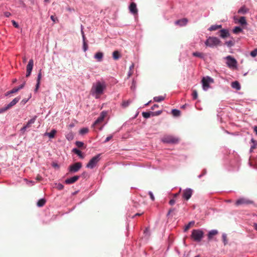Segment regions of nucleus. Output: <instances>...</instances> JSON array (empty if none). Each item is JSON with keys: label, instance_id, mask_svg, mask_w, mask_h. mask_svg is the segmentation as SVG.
Masks as SVG:
<instances>
[{"label": "nucleus", "instance_id": "obj_31", "mask_svg": "<svg viewBox=\"0 0 257 257\" xmlns=\"http://www.w3.org/2000/svg\"><path fill=\"white\" fill-rule=\"evenodd\" d=\"M165 98L163 96H156L154 97V100L156 102H160L164 100Z\"/></svg>", "mask_w": 257, "mask_h": 257}, {"label": "nucleus", "instance_id": "obj_8", "mask_svg": "<svg viewBox=\"0 0 257 257\" xmlns=\"http://www.w3.org/2000/svg\"><path fill=\"white\" fill-rule=\"evenodd\" d=\"M193 191L191 188H187L183 191L182 197L186 200H188L192 196Z\"/></svg>", "mask_w": 257, "mask_h": 257}, {"label": "nucleus", "instance_id": "obj_54", "mask_svg": "<svg viewBox=\"0 0 257 257\" xmlns=\"http://www.w3.org/2000/svg\"><path fill=\"white\" fill-rule=\"evenodd\" d=\"M159 107V105H157V104H154L151 108V109L153 110H154L156 109V108L158 107Z\"/></svg>", "mask_w": 257, "mask_h": 257}, {"label": "nucleus", "instance_id": "obj_15", "mask_svg": "<svg viewBox=\"0 0 257 257\" xmlns=\"http://www.w3.org/2000/svg\"><path fill=\"white\" fill-rule=\"evenodd\" d=\"M79 176H74L71 178L65 180V183L67 184H73L76 182L79 178Z\"/></svg>", "mask_w": 257, "mask_h": 257}, {"label": "nucleus", "instance_id": "obj_34", "mask_svg": "<svg viewBox=\"0 0 257 257\" xmlns=\"http://www.w3.org/2000/svg\"><path fill=\"white\" fill-rule=\"evenodd\" d=\"M194 223H195V222L193 221L189 222V223L185 226V228H184V231H187L191 226L194 225Z\"/></svg>", "mask_w": 257, "mask_h": 257}, {"label": "nucleus", "instance_id": "obj_23", "mask_svg": "<svg viewBox=\"0 0 257 257\" xmlns=\"http://www.w3.org/2000/svg\"><path fill=\"white\" fill-rule=\"evenodd\" d=\"M72 152L77 154L81 159H84V156L82 154V152L76 148L73 149Z\"/></svg>", "mask_w": 257, "mask_h": 257}, {"label": "nucleus", "instance_id": "obj_4", "mask_svg": "<svg viewBox=\"0 0 257 257\" xmlns=\"http://www.w3.org/2000/svg\"><path fill=\"white\" fill-rule=\"evenodd\" d=\"M162 141L164 143L177 144L179 142V139L172 135H165L162 138Z\"/></svg>", "mask_w": 257, "mask_h": 257}, {"label": "nucleus", "instance_id": "obj_13", "mask_svg": "<svg viewBox=\"0 0 257 257\" xmlns=\"http://www.w3.org/2000/svg\"><path fill=\"white\" fill-rule=\"evenodd\" d=\"M130 12L134 15L138 14V10L137 8V5L135 3L132 2L129 6Z\"/></svg>", "mask_w": 257, "mask_h": 257}, {"label": "nucleus", "instance_id": "obj_44", "mask_svg": "<svg viewBox=\"0 0 257 257\" xmlns=\"http://www.w3.org/2000/svg\"><path fill=\"white\" fill-rule=\"evenodd\" d=\"M9 108L7 106V105L4 107L0 108V113H2L5 111H6L7 110H8Z\"/></svg>", "mask_w": 257, "mask_h": 257}, {"label": "nucleus", "instance_id": "obj_22", "mask_svg": "<svg viewBox=\"0 0 257 257\" xmlns=\"http://www.w3.org/2000/svg\"><path fill=\"white\" fill-rule=\"evenodd\" d=\"M56 133L57 131L53 129L50 133H46L45 134V135L48 136L50 139H52L54 138Z\"/></svg>", "mask_w": 257, "mask_h": 257}, {"label": "nucleus", "instance_id": "obj_59", "mask_svg": "<svg viewBox=\"0 0 257 257\" xmlns=\"http://www.w3.org/2000/svg\"><path fill=\"white\" fill-rule=\"evenodd\" d=\"M254 228L257 231V223H254L253 224Z\"/></svg>", "mask_w": 257, "mask_h": 257}, {"label": "nucleus", "instance_id": "obj_61", "mask_svg": "<svg viewBox=\"0 0 257 257\" xmlns=\"http://www.w3.org/2000/svg\"><path fill=\"white\" fill-rule=\"evenodd\" d=\"M174 210V208H172V209H170L168 212V214H170L171 212L173 211Z\"/></svg>", "mask_w": 257, "mask_h": 257}, {"label": "nucleus", "instance_id": "obj_24", "mask_svg": "<svg viewBox=\"0 0 257 257\" xmlns=\"http://www.w3.org/2000/svg\"><path fill=\"white\" fill-rule=\"evenodd\" d=\"M231 86L232 88L236 89V90H239L240 89V85L238 81H234L231 83Z\"/></svg>", "mask_w": 257, "mask_h": 257}, {"label": "nucleus", "instance_id": "obj_11", "mask_svg": "<svg viewBox=\"0 0 257 257\" xmlns=\"http://www.w3.org/2000/svg\"><path fill=\"white\" fill-rule=\"evenodd\" d=\"M162 112V110H159L156 112H144L142 115L144 118H148L151 116L159 115Z\"/></svg>", "mask_w": 257, "mask_h": 257}, {"label": "nucleus", "instance_id": "obj_2", "mask_svg": "<svg viewBox=\"0 0 257 257\" xmlns=\"http://www.w3.org/2000/svg\"><path fill=\"white\" fill-rule=\"evenodd\" d=\"M205 44L207 47H213L221 45V42L217 37H209L205 41Z\"/></svg>", "mask_w": 257, "mask_h": 257}, {"label": "nucleus", "instance_id": "obj_16", "mask_svg": "<svg viewBox=\"0 0 257 257\" xmlns=\"http://www.w3.org/2000/svg\"><path fill=\"white\" fill-rule=\"evenodd\" d=\"M220 37L223 39H225L229 37L230 34L227 29H222L219 31Z\"/></svg>", "mask_w": 257, "mask_h": 257}, {"label": "nucleus", "instance_id": "obj_18", "mask_svg": "<svg viewBox=\"0 0 257 257\" xmlns=\"http://www.w3.org/2000/svg\"><path fill=\"white\" fill-rule=\"evenodd\" d=\"M20 99V97L15 98L10 103L7 105V106L9 109L15 105Z\"/></svg>", "mask_w": 257, "mask_h": 257}, {"label": "nucleus", "instance_id": "obj_9", "mask_svg": "<svg viewBox=\"0 0 257 257\" xmlns=\"http://www.w3.org/2000/svg\"><path fill=\"white\" fill-rule=\"evenodd\" d=\"M213 79L210 77H207L206 78H203L202 80V86L204 90H207L209 87V83L212 82Z\"/></svg>", "mask_w": 257, "mask_h": 257}, {"label": "nucleus", "instance_id": "obj_25", "mask_svg": "<svg viewBox=\"0 0 257 257\" xmlns=\"http://www.w3.org/2000/svg\"><path fill=\"white\" fill-rule=\"evenodd\" d=\"M112 57L114 60H118L120 57V54L118 51H115L112 53Z\"/></svg>", "mask_w": 257, "mask_h": 257}, {"label": "nucleus", "instance_id": "obj_47", "mask_svg": "<svg viewBox=\"0 0 257 257\" xmlns=\"http://www.w3.org/2000/svg\"><path fill=\"white\" fill-rule=\"evenodd\" d=\"M112 137H113L112 135L108 136L106 138L105 140L104 141V143H106L108 142V141H109L112 138Z\"/></svg>", "mask_w": 257, "mask_h": 257}, {"label": "nucleus", "instance_id": "obj_39", "mask_svg": "<svg viewBox=\"0 0 257 257\" xmlns=\"http://www.w3.org/2000/svg\"><path fill=\"white\" fill-rule=\"evenodd\" d=\"M18 91L19 90H18L17 88L15 87V88H14L13 89H12L11 91L7 92L6 95H8L10 94L16 93V92H18Z\"/></svg>", "mask_w": 257, "mask_h": 257}, {"label": "nucleus", "instance_id": "obj_46", "mask_svg": "<svg viewBox=\"0 0 257 257\" xmlns=\"http://www.w3.org/2000/svg\"><path fill=\"white\" fill-rule=\"evenodd\" d=\"M83 44V50L84 52H85V51H86V50L88 49V45L85 41H84Z\"/></svg>", "mask_w": 257, "mask_h": 257}, {"label": "nucleus", "instance_id": "obj_36", "mask_svg": "<svg viewBox=\"0 0 257 257\" xmlns=\"http://www.w3.org/2000/svg\"><path fill=\"white\" fill-rule=\"evenodd\" d=\"M241 31L242 29L239 27H235L233 30V32L235 34H237L239 32H241Z\"/></svg>", "mask_w": 257, "mask_h": 257}, {"label": "nucleus", "instance_id": "obj_21", "mask_svg": "<svg viewBox=\"0 0 257 257\" xmlns=\"http://www.w3.org/2000/svg\"><path fill=\"white\" fill-rule=\"evenodd\" d=\"M34 65V61L33 59H30L27 66V71L32 72Z\"/></svg>", "mask_w": 257, "mask_h": 257}, {"label": "nucleus", "instance_id": "obj_53", "mask_svg": "<svg viewBox=\"0 0 257 257\" xmlns=\"http://www.w3.org/2000/svg\"><path fill=\"white\" fill-rule=\"evenodd\" d=\"M4 15L6 17H9L11 14L10 13L8 12H6L4 13Z\"/></svg>", "mask_w": 257, "mask_h": 257}, {"label": "nucleus", "instance_id": "obj_6", "mask_svg": "<svg viewBox=\"0 0 257 257\" xmlns=\"http://www.w3.org/2000/svg\"><path fill=\"white\" fill-rule=\"evenodd\" d=\"M253 202L246 198H240L237 200L235 203L236 206L247 205L253 204Z\"/></svg>", "mask_w": 257, "mask_h": 257}, {"label": "nucleus", "instance_id": "obj_27", "mask_svg": "<svg viewBox=\"0 0 257 257\" xmlns=\"http://www.w3.org/2000/svg\"><path fill=\"white\" fill-rule=\"evenodd\" d=\"M248 11V9L244 6L241 7L238 11V13L241 14H245Z\"/></svg>", "mask_w": 257, "mask_h": 257}, {"label": "nucleus", "instance_id": "obj_41", "mask_svg": "<svg viewBox=\"0 0 257 257\" xmlns=\"http://www.w3.org/2000/svg\"><path fill=\"white\" fill-rule=\"evenodd\" d=\"M75 144L78 148H82L84 146V143L80 141H76Z\"/></svg>", "mask_w": 257, "mask_h": 257}, {"label": "nucleus", "instance_id": "obj_29", "mask_svg": "<svg viewBox=\"0 0 257 257\" xmlns=\"http://www.w3.org/2000/svg\"><path fill=\"white\" fill-rule=\"evenodd\" d=\"M221 25H212L209 28V30L210 31H215L221 28Z\"/></svg>", "mask_w": 257, "mask_h": 257}, {"label": "nucleus", "instance_id": "obj_60", "mask_svg": "<svg viewBox=\"0 0 257 257\" xmlns=\"http://www.w3.org/2000/svg\"><path fill=\"white\" fill-rule=\"evenodd\" d=\"M133 74V72H131V71L130 70V71L128 72V77H130Z\"/></svg>", "mask_w": 257, "mask_h": 257}, {"label": "nucleus", "instance_id": "obj_17", "mask_svg": "<svg viewBox=\"0 0 257 257\" xmlns=\"http://www.w3.org/2000/svg\"><path fill=\"white\" fill-rule=\"evenodd\" d=\"M188 23V20L186 18H183L180 20H178L175 22L176 25H179L180 26H185Z\"/></svg>", "mask_w": 257, "mask_h": 257}, {"label": "nucleus", "instance_id": "obj_55", "mask_svg": "<svg viewBox=\"0 0 257 257\" xmlns=\"http://www.w3.org/2000/svg\"><path fill=\"white\" fill-rule=\"evenodd\" d=\"M42 179V177L40 176V175H38L36 177V179L38 181H40Z\"/></svg>", "mask_w": 257, "mask_h": 257}, {"label": "nucleus", "instance_id": "obj_37", "mask_svg": "<svg viewBox=\"0 0 257 257\" xmlns=\"http://www.w3.org/2000/svg\"><path fill=\"white\" fill-rule=\"evenodd\" d=\"M172 113L174 116H177L180 115V111L178 109H174L172 110Z\"/></svg>", "mask_w": 257, "mask_h": 257}, {"label": "nucleus", "instance_id": "obj_48", "mask_svg": "<svg viewBox=\"0 0 257 257\" xmlns=\"http://www.w3.org/2000/svg\"><path fill=\"white\" fill-rule=\"evenodd\" d=\"M12 23L13 26L15 28H19V26L18 24L15 21L12 20Z\"/></svg>", "mask_w": 257, "mask_h": 257}, {"label": "nucleus", "instance_id": "obj_19", "mask_svg": "<svg viewBox=\"0 0 257 257\" xmlns=\"http://www.w3.org/2000/svg\"><path fill=\"white\" fill-rule=\"evenodd\" d=\"M218 233L217 230H212L210 231L208 234V239L209 240L212 239L214 236L217 234Z\"/></svg>", "mask_w": 257, "mask_h": 257}, {"label": "nucleus", "instance_id": "obj_10", "mask_svg": "<svg viewBox=\"0 0 257 257\" xmlns=\"http://www.w3.org/2000/svg\"><path fill=\"white\" fill-rule=\"evenodd\" d=\"M82 167V164L80 162H77L70 166L69 171L71 173H75L78 171Z\"/></svg>", "mask_w": 257, "mask_h": 257}, {"label": "nucleus", "instance_id": "obj_14", "mask_svg": "<svg viewBox=\"0 0 257 257\" xmlns=\"http://www.w3.org/2000/svg\"><path fill=\"white\" fill-rule=\"evenodd\" d=\"M106 115V112H104V111L101 112L100 116L95 121V122H94L93 125V126L96 125L98 124H99V123L101 122L103 120V119H104V117H105Z\"/></svg>", "mask_w": 257, "mask_h": 257}, {"label": "nucleus", "instance_id": "obj_64", "mask_svg": "<svg viewBox=\"0 0 257 257\" xmlns=\"http://www.w3.org/2000/svg\"><path fill=\"white\" fill-rule=\"evenodd\" d=\"M134 64H132V65L130 66V70H131V69H133V68H134Z\"/></svg>", "mask_w": 257, "mask_h": 257}, {"label": "nucleus", "instance_id": "obj_38", "mask_svg": "<svg viewBox=\"0 0 257 257\" xmlns=\"http://www.w3.org/2000/svg\"><path fill=\"white\" fill-rule=\"evenodd\" d=\"M131 102V101L130 100H128L127 101H123L122 103V106L124 107H126L130 105Z\"/></svg>", "mask_w": 257, "mask_h": 257}, {"label": "nucleus", "instance_id": "obj_43", "mask_svg": "<svg viewBox=\"0 0 257 257\" xmlns=\"http://www.w3.org/2000/svg\"><path fill=\"white\" fill-rule=\"evenodd\" d=\"M250 55L252 57H254L257 55V49H255L250 52Z\"/></svg>", "mask_w": 257, "mask_h": 257}, {"label": "nucleus", "instance_id": "obj_32", "mask_svg": "<svg viewBox=\"0 0 257 257\" xmlns=\"http://www.w3.org/2000/svg\"><path fill=\"white\" fill-rule=\"evenodd\" d=\"M46 203V200L45 199H41L37 202V206L39 207L43 206Z\"/></svg>", "mask_w": 257, "mask_h": 257}, {"label": "nucleus", "instance_id": "obj_52", "mask_svg": "<svg viewBox=\"0 0 257 257\" xmlns=\"http://www.w3.org/2000/svg\"><path fill=\"white\" fill-rule=\"evenodd\" d=\"M175 200L174 199H171L169 201V204L171 205H174L175 204Z\"/></svg>", "mask_w": 257, "mask_h": 257}, {"label": "nucleus", "instance_id": "obj_5", "mask_svg": "<svg viewBox=\"0 0 257 257\" xmlns=\"http://www.w3.org/2000/svg\"><path fill=\"white\" fill-rule=\"evenodd\" d=\"M101 154H98L93 157L86 165V167L90 169H93L100 160Z\"/></svg>", "mask_w": 257, "mask_h": 257}, {"label": "nucleus", "instance_id": "obj_1", "mask_svg": "<svg viewBox=\"0 0 257 257\" xmlns=\"http://www.w3.org/2000/svg\"><path fill=\"white\" fill-rule=\"evenodd\" d=\"M106 88L105 83L104 82H97L95 85L92 88V92L94 93L96 98H98L99 96L103 94V91Z\"/></svg>", "mask_w": 257, "mask_h": 257}, {"label": "nucleus", "instance_id": "obj_62", "mask_svg": "<svg viewBox=\"0 0 257 257\" xmlns=\"http://www.w3.org/2000/svg\"><path fill=\"white\" fill-rule=\"evenodd\" d=\"M64 186L62 185H59V188L60 189H62L63 188Z\"/></svg>", "mask_w": 257, "mask_h": 257}, {"label": "nucleus", "instance_id": "obj_35", "mask_svg": "<svg viewBox=\"0 0 257 257\" xmlns=\"http://www.w3.org/2000/svg\"><path fill=\"white\" fill-rule=\"evenodd\" d=\"M89 130L87 128H83L81 129L79 131L80 134L83 135L87 134Z\"/></svg>", "mask_w": 257, "mask_h": 257}, {"label": "nucleus", "instance_id": "obj_12", "mask_svg": "<svg viewBox=\"0 0 257 257\" xmlns=\"http://www.w3.org/2000/svg\"><path fill=\"white\" fill-rule=\"evenodd\" d=\"M36 118L37 116H34L32 119L29 120L27 123L21 128V131L24 133L27 128L30 127L31 125L35 122Z\"/></svg>", "mask_w": 257, "mask_h": 257}, {"label": "nucleus", "instance_id": "obj_7", "mask_svg": "<svg viewBox=\"0 0 257 257\" xmlns=\"http://www.w3.org/2000/svg\"><path fill=\"white\" fill-rule=\"evenodd\" d=\"M227 60L226 64L229 68H236L237 61L231 56H228L226 57Z\"/></svg>", "mask_w": 257, "mask_h": 257}, {"label": "nucleus", "instance_id": "obj_56", "mask_svg": "<svg viewBox=\"0 0 257 257\" xmlns=\"http://www.w3.org/2000/svg\"><path fill=\"white\" fill-rule=\"evenodd\" d=\"M31 71H27L26 77H29L30 75H31Z\"/></svg>", "mask_w": 257, "mask_h": 257}, {"label": "nucleus", "instance_id": "obj_63", "mask_svg": "<svg viewBox=\"0 0 257 257\" xmlns=\"http://www.w3.org/2000/svg\"><path fill=\"white\" fill-rule=\"evenodd\" d=\"M51 19L53 21H55V20H54V17L53 16H51Z\"/></svg>", "mask_w": 257, "mask_h": 257}, {"label": "nucleus", "instance_id": "obj_45", "mask_svg": "<svg viewBox=\"0 0 257 257\" xmlns=\"http://www.w3.org/2000/svg\"><path fill=\"white\" fill-rule=\"evenodd\" d=\"M42 78V73H41V70H40L39 73H38L37 81L40 82L41 81Z\"/></svg>", "mask_w": 257, "mask_h": 257}, {"label": "nucleus", "instance_id": "obj_26", "mask_svg": "<svg viewBox=\"0 0 257 257\" xmlns=\"http://www.w3.org/2000/svg\"><path fill=\"white\" fill-rule=\"evenodd\" d=\"M251 145L250 146V151H252L253 150L255 149L257 146V142L253 139L251 140Z\"/></svg>", "mask_w": 257, "mask_h": 257}, {"label": "nucleus", "instance_id": "obj_58", "mask_svg": "<svg viewBox=\"0 0 257 257\" xmlns=\"http://www.w3.org/2000/svg\"><path fill=\"white\" fill-rule=\"evenodd\" d=\"M23 62H24V63H26V61H27V58H26V57H24L23 58Z\"/></svg>", "mask_w": 257, "mask_h": 257}, {"label": "nucleus", "instance_id": "obj_28", "mask_svg": "<svg viewBox=\"0 0 257 257\" xmlns=\"http://www.w3.org/2000/svg\"><path fill=\"white\" fill-rule=\"evenodd\" d=\"M238 23L241 25H245L247 24L246 21L244 17H241L238 20Z\"/></svg>", "mask_w": 257, "mask_h": 257}, {"label": "nucleus", "instance_id": "obj_30", "mask_svg": "<svg viewBox=\"0 0 257 257\" xmlns=\"http://www.w3.org/2000/svg\"><path fill=\"white\" fill-rule=\"evenodd\" d=\"M192 55L195 57H199L200 58H203L204 56L203 53L198 52H193Z\"/></svg>", "mask_w": 257, "mask_h": 257}, {"label": "nucleus", "instance_id": "obj_40", "mask_svg": "<svg viewBox=\"0 0 257 257\" xmlns=\"http://www.w3.org/2000/svg\"><path fill=\"white\" fill-rule=\"evenodd\" d=\"M192 95L193 99H196L198 97V93H197V90H193Z\"/></svg>", "mask_w": 257, "mask_h": 257}, {"label": "nucleus", "instance_id": "obj_50", "mask_svg": "<svg viewBox=\"0 0 257 257\" xmlns=\"http://www.w3.org/2000/svg\"><path fill=\"white\" fill-rule=\"evenodd\" d=\"M149 195H150V198H151V199H152V201H154V200H155V197H154V195H153V193H152V192L150 191V192H149Z\"/></svg>", "mask_w": 257, "mask_h": 257}, {"label": "nucleus", "instance_id": "obj_3", "mask_svg": "<svg viewBox=\"0 0 257 257\" xmlns=\"http://www.w3.org/2000/svg\"><path fill=\"white\" fill-rule=\"evenodd\" d=\"M204 236V232L201 229H193L191 238L195 241L200 242Z\"/></svg>", "mask_w": 257, "mask_h": 257}, {"label": "nucleus", "instance_id": "obj_33", "mask_svg": "<svg viewBox=\"0 0 257 257\" xmlns=\"http://www.w3.org/2000/svg\"><path fill=\"white\" fill-rule=\"evenodd\" d=\"M234 44H235V41L233 40L226 41L225 43V44L226 45H227V46L228 47H231L233 46L234 45Z\"/></svg>", "mask_w": 257, "mask_h": 257}, {"label": "nucleus", "instance_id": "obj_20", "mask_svg": "<svg viewBox=\"0 0 257 257\" xmlns=\"http://www.w3.org/2000/svg\"><path fill=\"white\" fill-rule=\"evenodd\" d=\"M103 57V54L100 52H97L94 55V58L99 62L102 61Z\"/></svg>", "mask_w": 257, "mask_h": 257}, {"label": "nucleus", "instance_id": "obj_51", "mask_svg": "<svg viewBox=\"0 0 257 257\" xmlns=\"http://www.w3.org/2000/svg\"><path fill=\"white\" fill-rule=\"evenodd\" d=\"M25 84V82H24L22 84L20 85L18 87H17L18 90H19L22 89L24 87Z\"/></svg>", "mask_w": 257, "mask_h": 257}, {"label": "nucleus", "instance_id": "obj_57", "mask_svg": "<svg viewBox=\"0 0 257 257\" xmlns=\"http://www.w3.org/2000/svg\"><path fill=\"white\" fill-rule=\"evenodd\" d=\"M253 131L255 132V133L256 134V135H257V126H254Z\"/></svg>", "mask_w": 257, "mask_h": 257}, {"label": "nucleus", "instance_id": "obj_42", "mask_svg": "<svg viewBox=\"0 0 257 257\" xmlns=\"http://www.w3.org/2000/svg\"><path fill=\"white\" fill-rule=\"evenodd\" d=\"M222 240H223L224 245H226L227 243V236L226 234H223L222 235Z\"/></svg>", "mask_w": 257, "mask_h": 257}, {"label": "nucleus", "instance_id": "obj_49", "mask_svg": "<svg viewBox=\"0 0 257 257\" xmlns=\"http://www.w3.org/2000/svg\"><path fill=\"white\" fill-rule=\"evenodd\" d=\"M40 82H37V84H36V88H35V92H37L40 87Z\"/></svg>", "mask_w": 257, "mask_h": 257}]
</instances>
